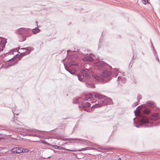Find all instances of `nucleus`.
Returning a JSON list of instances; mask_svg holds the SVG:
<instances>
[{
    "mask_svg": "<svg viewBox=\"0 0 160 160\" xmlns=\"http://www.w3.org/2000/svg\"><path fill=\"white\" fill-rule=\"evenodd\" d=\"M27 135H28L29 136H32L33 135V134H27Z\"/></svg>",
    "mask_w": 160,
    "mask_h": 160,
    "instance_id": "42",
    "label": "nucleus"
},
{
    "mask_svg": "<svg viewBox=\"0 0 160 160\" xmlns=\"http://www.w3.org/2000/svg\"><path fill=\"white\" fill-rule=\"evenodd\" d=\"M85 149H86V150H90V149H95L94 148H91V147H88L87 148H85Z\"/></svg>",
    "mask_w": 160,
    "mask_h": 160,
    "instance_id": "33",
    "label": "nucleus"
},
{
    "mask_svg": "<svg viewBox=\"0 0 160 160\" xmlns=\"http://www.w3.org/2000/svg\"><path fill=\"white\" fill-rule=\"evenodd\" d=\"M142 111L144 114H150L151 110L148 108H145L142 110Z\"/></svg>",
    "mask_w": 160,
    "mask_h": 160,
    "instance_id": "15",
    "label": "nucleus"
},
{
    "mask_svg": "<svg viewBox=\"0 0 160 160\" xmlns=\"http://www.w3.org/2000/svg\"><path fill=\"white\" fill-rule=\"evenodd\" d=\"M95 69L99 71L102 70V72L101 74V76L104 78H102L98 75L93 74L92 77L97 81L101 82H107L112 79L111 75L112 72L108 69H112V67L107 63L103 61H100L94 63Z\"/></svg>",
    "mask_w": 160,
    "mask_h": 160,
    "instance_id": "1",
    "label": "nucleus"
},
{
    "mask_svg": "<svg viewBox=\"0 0 160 160\" xmlns=\"http://www.w3.org/2000/svg\"><path fill=\"white\" fill-rule=\"evenodd\" d=\"M5 130V128L4 127H0V131H1L2 130Z\"/></svg>",
    "mask_w": 160,
    "mask_h": 160,
    "instance_id": "35",
    "label": "nucleus"
},
{
    "mask_svg": "<svg viewBox=\"0 0 160 160\" xmlns=\"http://www.w3.org/2000/svg\"><path fill=\"white\" fill-rule=\"evenodd\" d=\"M150 119L152 120L155 121L160 118V115L158 113H154L150 116ZM160 125V122L157 123L155 126H158Z\"/></svg>",
    "mask_w": 160,
    "mask_h": 160,
    "instance_id": "7",
    "label": "nucleus"
},
{
    "mask_svg": "<svg viewBox=\"0 0 160 160\" xmlns=\"http://www.w3.org/2000/svg\"><path fill=\"white\" fill-rule=\"evenodd\" d=\"M138 102V101H137V102H136L135 103H134V107H136V106H137L139 104H138V102Z\"/></svg>",
    "mask_w": 160,
    "mask_h": 160,
    "instance_id": "38",
    "label": "nucleus"
},
{
    "mask_svg": "<svg viewBox=\"0 0 160 160\" xmlns=\"http://www.w3.org/2000/svg\"><path fill=\"white\" fill-rule=\"evenodd\" d=\"M16 106H15V110L16 109Z\"/></svg>",
    "mask_w": 160,
    "mask_h": 160,
    "instance_id": "52",
    "label": "nucleus"
},
{
    "mask_svg": "<svg viewBox=\"0 0 160 160\" xmlns=\"http://www.w3.org/2000/svg\"><path fill=\"white\" fill-rule=\"evenodd\" d=\"M77 77L78 78V79L80 81H82L83 77V76H82L81 74H79L78 75Z\"/></svg>",
    "mask_w": 160,
    "mask_h": 160,
    "instance_id": "23",
    "label": "nucleus"
},
{
    "mask_svg": "<svg viewBox=\"0 0 160 160\" xmlns=\"http://www.w3.org/2000/svg\"><path fill=\"white\" fill-rule=\"evenodd\" d=\"M11 152L13 153H19L23 152V148H12Z\"/></svg>",
    "mask_w": 160,
    "mask_h": 160,
    "instance_id": "8",
    "label": "nucleus"
},
{
    "mask_svg": "<svg viewBox=\"0 0 160 160\" xmlns=\"http://www.w3.org/2000/svg\"><path fill=\"white\" fill-rule=\"evenodd\" d=\"M12 111H13V113L14 114H16L17 115H18V113H15V112H14V111L13 110H12Z\"/></svg>",
    "mask_w": 160,
    "mask_h": 160,
    "instance_id": "45",
    "label": "nucleus"
},
{
    "mask_svg": "<svg viewBox=\"0 0 160 160\" xmlns=\"http://www.w3.org/2000/svg\"><path fill=\"white\" fill-rule=\"evenodd\" d=\"M40 31V30L38 28V27H36L35 28L33 29L32 30V33L34 34H36L38 33Z\"/></svg>",
    "mask_w": 160,
    "mask_h": 160,
    "instance_id": "16",
    "label": "nucleus"
},
{
    "mask_svg": "<svg viewBox=\"0 0 160 160\" xmlns=\"http://www.w3.org/2000/svg\"><path fill=\"white\" fill-rule=\"evenodd\" d=\"M93 58L87 56L84 58L83 59L84 60L88 61H92L93 60Z\"/></svg>",
    "mask_w": 160,
    "mask_h": 160,
    "instance_id": "18",
    "label": "nucleus"
},
{
    "mask_svg": "<svg viewBox=\"0 0 160 160\" xmlns=\"http://www.w3.org/2000/svg\"><path fill=\"white\" fill-rule=\"evenodd\" d=\"M18 49L17 48H16V49H12V50H11L10 51V53H12L13 52V51H16Z\"/></svg>",
    "mask_w": 160,
    "mask_h": 160,
    "instance_id": "34",
    "label": "nucleus"
},
{
    "mask_svg": "<svg viewBox=\"0 0 160 160\" xmlns=\"http://www.w3.org/2000/svg\"><path fill=\"white\" fill-rule=\"evenodd\" d=\"M53 147L55 148H58V146L57 145H54L53 146Z\"/></svg>",
    "mask_w": 160,
    "mask_h": 160,
    "instance_id": "41",
    "label": "nucleus"
},
{
    "mask_svg": "<svg viewBox=\"0 0 160 160\" xmlns=\"http://www.w3.org/2000/svg\"><path fill=\"white\" fill-rule=\"evenodd\" d=\"M39 136V135H37V134H33V137H38Z\"/></svg>",
    "mask_w": 160,
    "mask_h": 160,
    "instance_id": "40",
    "label": "nucleus"
},
{
    "mask_svg": "<svg viewBox=\"0 0 160 160\" xmlns=\"http://www.w3.org/2000/svg\"><path fill=\"white\" fill-rule=\"evenodd\" d=\"M91 103H93V101H91Z\"/></svg>",
    "mask_w": 160,
    "mask_h": 160,
    "instance_id": "56",
    "label": "nucleus"
},
{
    "mask_svg": "<svg viewBox=\"0 0 160 160\" xmlns=\"http://www.w3.org/2000/svg\"><path fill=\"white\" fill-rule=\"evenodd\" d=\"M7 42V41L6 39H3L1 40L0 42V46H1L3 48H4Z\"/></svg>",
    "mask_w": 160,
    "mask_h": 160,
    "instance_id": "13",
    "label": "nucleus"
},
{
    "mask_svg": "<svg viewBox=\"0 0 160 160\" xmlns=\"http://www.w3.org/2000/svg\"><path fill=\"white\" fill-rule=\"evenodd\" d=\"M72 154L74 156H75L76 157L77 156V154L76 153H73Z\"/></svg>",
    "mask_w": 160,
    "mask_h": 160,
    "instance_id": "44",
    "label": "nucleus"
},
{
    "mask_svg": "<svg viewBox=\"0 0 160 160\" xmlns=\"http://www.w3.org/2000/svg\"><path fill=\"white\" fill-rule=\"evenodd\" d=\"M13 122L15 124H16L18 126H20L21 125L20 123H19L17 122H18V120L17 119V118L16 119V120H14Z\"/></svg>",
    "mask_w": 160,
    "mask_h": 160,
    "instance_id": "27",
    "label": "nucleus"
},
{
    "mask_svg": "<svg viewBox=\"0 0 160 160\" xmlns=\"http://www.w3.org/2000/svg\"><path fill=\"white\" fill-rule=\"evenodd\" d=\"M87 86L90 88H95V85L94 84H91L89 83H87Z\"/></svg>",
    "mask_w": 160,
    "mask_h": 160,
    "instance_id": "25",
    "label": "nucleus"
},
{
    "mask_svg": "<svg viewBox=\"0 0 160 160\" xmlns=\"http://www.w3.org/2000/svg\"><path fill=\"white\" fill-rule=\"evenodd\" d=\"M50 157H50H50H48L47 158H50Z\"/></svg>",
    "mask_w": 160,
    "mask_h": 160,
    "instance_id": "53",
    "label": "nucleus"
},
{
    "mask_svg": "<svg viewBox=\"0 0 160 160\" xmlns=\"http://www.w3.org/2000/svg\"><path fill=\"white\" fill-rule=\"evenodd\" d=\"M58 149L59 150H63L67 151H70L72 152H76L77 151V150H72L67 149L66 148H64L62 147H58Z\"/></svg>",
    "mask_w": 160,
    "mask_h": 160,
    "instance_id": "17",
    "label": "nucleus"
},
{
    "mask_svg": "<svg viewBox=\"0 0 160 160\" xmlns=\"http://www.w3.org/2000/svg\"><path fill=\"white\" fill-rule=\"evenodd\" d=\"M143 105H140V106H138L137 108L134 111V113H135V116H136V113L137 112H138V111H139L140 110H137V112L136 111H137V109H138V108H140L141 109H142L143 108Z\"/></svg>",
    "mask_w": 160,
    "mask_h": 160,
    "instance_id": "24",
    "label": "nucleus"
},
{
    "mask_svg": "<svg viewBox=\"0 0 160 160\" xmlns=\"http://www.w3.org/2000/svg\"><path fill=\"white\" fill-rule=\"evenodd\" d=\"M21 50H25L24 52L26 53V55L29 54L31 51V48L30 47H28L27 48H22L20 49Z\"/></svg>",
    "mask_w": 160,
    "mask_h": 160,
    "instance_id": "11",
    "label": "nucleus"
},
{
    "mask_svg": "<svg viewBox=\"0 0 160 160\" xmlns=\"http://www.w3.org/2000/svg\"><path fill=\"white\" fill-rule=\"evenodd\" d=\"M29 151V150L28 149L23 148V152H22L26 153L28 152Z\"/></svg>",
    "mask_w": 160,
    "mask_h": 160,
    "instance_id": "30",
    "label": "nucleus"
},
{
    "mask_svg": "<svg viewBox=\"0 0 160 160\" xmlns=\"http://www.w3.org/2000/svg\"><path fill=\"white\" fill-rule=\"evenodd\" d=\"M77 140L79 141H81V142H85V141L84 140H83L81 139H78V138H74V139H69V138H63L62 140L64 141H66L68 140Z\"/></svg>",
    "mask_w": 160,
    "mask_h": 160,
    "instance_id": "14",
    "label": "nucleus"
},
{
    "mask_svg": "<svg viewBox=\"0 0 160 160\" xmlns=\"http://www.w3.org/2000/svg\"><path fill=\"white\" fill-rule=\"evenodd\" d=\"M135 118H135L133 119L134 125L138 128H139L140 127L146 128L152 127L153 126H154V125L149 122L148 118L145 116L142 115H141L140 116L139 120L142 124V125L141 126L138 124V123H136L135 120Z\"/></svg>",
    "mask_w": 160,
    "mask_h": 160,
    "instance_id": "3",
    "label": "nucleus"
},
{
    "mask_svg": "<svg viewBox=\"0 0 160 160\" xmlns=\"http://www.w3.org/2000/svg\"><path fill=\"white\" fill-rule=\"evenodd\" d=\"M15 63V62L12 63L11 64V65H13Z\"/></svg>",
    "mask_w": 160,
    "mask_h": 160,
    "instance_id": "51",
    "label": "nucleus"
},
{
    "mask_svg": "<svg viewBox=\"0 0 160 160\" xmlns=\"http://www.w3.org/2000/svg\"><path fill=\"white\" fill-rule=\"evenodd\" d=\"M3 49H1V48H0V52L1 51H3Z\"/></svg>",
    "mask_w": 160,
    "mask_h": 160,
    "instance_id": "47",
    "label": "nucleus"
},
{
    "mask_svg": "<svg viewBox=\"0 0 160 160\" xmlns=\"http://www.w3.org/2000/svg\"><path fill=\"white\" fill-rule=\"evenodd\" d=\"M97 148H98L102 149V148L100 147V146L98 145L97 146Z\"/></svg>",
    "mask_w": 160,
    "mask_h": 160,
    "instance_id": "46",
    "label": "nucleus"
},
{
    "mask_svg": "<svg viewBox=\"0 0 160 160\" xmlns=\"http://www.w3.org/2000/svg\"><path fill=\"white\" fill-rule=\"evenodd\" d=\"M82 103L79 105L80 108H84L90 107V103L87 102H82Z\"/></svg>",
    "mask_w": 160,
    "mask_h": 160,
    "instance_id": "9",
    "label": "nucleus"
},
{
    "mask_svg": "<svg viewBox=\"0 0 160 160\" xmlns=\"http://www.w3.org/2000/svg\"><path fill=\"white\" fill-rule=\"evenodd\" d=\"M29 132H36V133H39L40 132H46L45 131H39V130H36L35 129L29 130Z\"/></svg>",
    "mask_w": 160,
    "mask_h": 160,
    "instance_id": "20",
    "label": "nucleus"
},
{
    "mask_svg": "<svg viewBox=\"0 0 160 160\" xmlns=\"http://www.w3.org/2000/svg\"><path fill=\"white\" fill-rule=\"evenodd\" d=\"M136 56H135L134 55H133L132 58V61H131V62H130V64H129V68L130 67V68H131L132 67V64L134 62V61H132V60L135 59L136 58Z\"/></svg>",
    "mask_w": 160,
    "mask_h": 160,
    "instance_id": "22",
    "label": "nucleus"
},
{
    "mask_svg": "<svg viewBox=\"0 0 160 160\" xmlns=\"http://www.w3.org/2000/svg\"><path fill=\"white\" fill-rule=\"evenodd\" d=\"M118 73V70L117 69H116L115 70V74H116V77L117 76H118V74H117V73Z\"/></svg>",
    "mask_w": 160,
    "mask_h": 160,
    "instance_id": "36",
    "label": "nucleus"
},
{
    "mask_svg": "<svg viewBox=\"0 0 160 160\" xmlns=\"http://www.w3.org/2000/svg\"><path fill=\"white\" fill-rule=\"evenodd\" d=\"M94 97L97 98L98 99H100V101L99 103L95 104L94 106H92V108L94 107L99 108L108 104L112 105L113 104L112 100L110 98L105 96H103L100 94L95 93L93 95Z\"/></svg>",
    "mask_w": 160,
    "mask_h": 160,
    "instance_id": "2",
    "label": "nucleus"
},
{
    "mask_svg": "<svg viewBox=\"0 0 160 160\" xmlns=\"http://www.w3.org/2000/svg\"><path fill=\"white\" fill-rule=\"evenodd\" d=\"M26 55V53H24V52H22V53H21L20 54V55H19L18 54H17L16 55H15L14 56V57L13 58H12V59H17V58H18V59H20L21 57H23V56H25Z\"/></svg>",
    "mask_w": 160,
    "mask_h": 160,
    "instance_id": "12",
    "label": "nucleus"
},
{
    "mask_svg": "<svg viewBox=\"0 0 160 160\" xmlns=\"http://www.w3.org/2000/svg\"><path fill=\"white\" fill-rule=\"evenodd\" d=\"M77 150V151H85V150H86V149H85V148H82L81 149H79L78 150Z\"/></svg>",
    "mask_w": 160,
    "mask_h": 160,
    "instance_id": "32",
    "label": "nucleus"
},
{
    "mask_svg": "<svg viewBox=\"0 0 160 160\" xmlns=\"http://www.w3.org/2000/svg\"><path fill=\"white\" fill-rule=\"evenodd\" d=\"M43 143H44L46 145H49V143L47 142L45 140H42L41 141Z\"/></svg>",
    "mask_w": 160,
    "mask_h": 160,
    "instance_id": "31",
    "label": "nucleus"
},
{
    "mask_svg": "<svg viewBox=\"0 0 160 160\" xmlns=\"http://www.w3.org/2000/svg\"><path fill=\"white\" fill-rule=\"evenodd\" d=\"M145 105L147 106H150L152 105H154V102H153L152 101H149L146 103Z\"/></svg>",
    "mask_w": 160,
    "mask_h": 160,
    "instance_id": "19",
    "label": "nucleus"
},
{
    "mask_svg": "<svg viewBox=\"0 0 160 160\" xmlns=\"http://www.w3.org/2000/svg\"><path fill=\"white\" fill-rule=\"evenodd\" d=\"M118 79L119 81L121 80L122 83H124L125 82V79L124 77L122 78L121 77L119 76L118 77Z\"/></svg>",
    "mask_w": 160,
    "mask_h": 160,
    "instance_id": "21",
    "label": "nucleus"
},
{
    "mask_svg": "<svg viewBox=\"0 0 160 160\" xmlns=\"http://www.w3.org/2000/svg\"><path fill=\"white\" fill-rule=\"evenodd\" d=\"M143 0L145 3H147L148 2V0Z\"/></svg>",
    "mask_w": 160,
    "mask_h": 160,
    "instance_id": "43",
    "label": "nucleus"
},
{
    "mask_svg": "<svg viewBox=\"0 0 160 160\" xmlns=\"http://www.w3.org/2000/svg\"><path fill=\"white\" fill-rule=\"evenodd\" d=\"M82 74L83 75V77H85L87 79H89L90 78V76L89 73L85 70H82Z\"/></svg>",
    "mask_w": 160,
    "mask_h": 160,
    "instance_id": "10",
    "label": "nucleus"
},
{
    "mask_svg": "<svg viewBox=\"0 0 160 160\" xmlns=\"http://www.w3.org/2000/svg\"><path fill=\"white\" fill-rule=\"evenodd\" d=\"M64 65L65 70L71 74L73 75L74 74L75 71H73L72 69H68V68H70L72 66H78V64L74 61H72L71 62H68L67 63L66 65L64 63Z\"/></svg>",
    "mask_w": 160,
    "mask_h": 160,
    "instance_id": "5",
    "label": "nucleus"
},
{
    "mask_svg": "<svg viewBox=\"0 0 160 160\" xmlns=\"http://www.w3.org/2000/svg\"><path fill=\"white\" fill-rule=\"evenodd\" d=\"M36 23H38V22H37V21H36Z\"/></svg>",
    "mask_w": 160,
    "mask_h": 160,
    "instance_id": "57",
    "label": "nucleus"
},
{
    "mask_svg": "<svg viewBox=\"0 0 160 160\" xmlns=\"http://www.w3.org/2000/svg\"><path fill=\"white\" fill-rule=\"evenodd\" d=\"M3 139V138H1V137H0V140H1V139Z\"/></svg>",
    "mask_w": 160,
    "mask_h": 160,
    "instance_id": "50",
    "label": "nucleus"
},
{
    "mask_svg": "<svg viewBox=\"0 0 160 160\" xmlns=\"http://www.w3.org/2000/svg\"><path fill=\"white\" fill-rule=\"evenodd\" d=\"M101 38H100V39H99V41H100H100H101Z\"/></svg>",
    "mask_w": 160,
    "mask_h": 160,
    "instance_id": "55",
    "label": "nucleus"
},
{
    "mask_svg": "<svg viewBox=\"0 0 160 160\" xmlns=\"http://www.w3.org/2000/svg\"><path fill=\"white\" fill-rule=\"evenodd\" d=\"M142 99V96L140 95H138V96L137 99L138 102H139L140 99Z\"/></svg>",
    "mask_w": 160,
    "mask_h": 160,
    "instance_id": "29",
    "label": "nucleus"
},
{
    "mask_svg": "<svg viewBox=\"0 0 160 160\" xmlns=\"http://www.w3.org/2000/svg\"><path fill=\"white\" fill-rule=\"evenodd\" d=\"M93 98V95L91 93L88 95L85 94L82 97H79L77 98L74 99L73 103H74L79 102L81 99L84 100H88V99Z\"/></svg>",
    "mask_w": 160,
    "mask_h": 160,
    "instance_id": "6",
    "label": "nucleus"
},
{
    "mask_svg": "<svg viewBox=\"0 0 160 160\" xmlns=\"http://www.w3.org/2000/svg\"><path fill=\"white\" fill-rule=\"evenodd\" d=\"M154 54L156 60L158 62H159V58L158 57V56L157 55L156 53L155 52H154Z\"/></svg>",
    "mask_w": 160,
    "mask_h": 160,
    "instance_id": "28",
    "label": "nucleus"
},
{
    "mask_svg": "<svg viewBox=\"0 0 160 160\" xmlns=\"http://www.w3.org/2000/svg\"><path fill=\"white\" fill-rule=\"evenodd\" d=\"M61 126H60L59 127H64L66 126V124L64 123V124H61Z\"/></svg>",
    "mask_w": 160,
    "mask_h": 160,
    "instance_id": "37",
    "label": "nucleus"
},
{
    "mask_svg": "<svg viewBox=\"0 0 160 160\" xmlns=\"http://www.w3.org/2000/svg\"><path fill=\"white\" fill-rule=\"evenodd\" d=\"M67 119V118H64V119Z\"/></svg>",
    "mask_w": 160,
    "mask_h": 160,
    "instance_id": "58",
    "label": "nucleus"
},
{
    "mask_svg": "<svg viewBox=\"0 0 160 160\" xmlns=\"http://www.w3.org/2000/svg\"><path fill=\"white\" fill-rule=\"evenodd\" d=\"M42 136H38V137H39L40 138H42Z\"/></svg>",
    "mask_w": 160,
    "mask_h": 160,
    "instance_id": "48",
    "label": "nucleus"
},
{
    "mask_svg": "<svg viewBox=\"0 0 160 160\" xmlns=\"http://www.w3.org/2000/svg\"><path fill=\"white\" fill-rule=\"evenodd\" d=\"M114 149L112 148H105L104 149V150H111V149Z\"/></svg>",
    "mask_w": 160,
    "mask_h": 160,
    "instance_id": "39",
    "label": "nucleus"
},
{
    "mask_svg": "<svg viewBox=\"0 0 160 160\" xmlns=\"http://www.w3.org/2000/svg\"><path fill=\"white\" fill-rule=\"evenodd\" d=\"M53 150V151L54 152H56V151H55L53 150Z\"/></svg>",
    "mask_w": 160,
    "mask_h": 160,
    "instance_id": "54",
    "label": "nucleus"
},
{
    "mask_svg": "<svg viewBox=\"0 0 160 160\" xmlns=\"http://www.w3.org/2000/svg\"><path fill=\"white\" fill-rule=\"evenodd\" d=\"M17 33L18 34L22 35V39L20 42L25 41L27 37L31 36L32 33L29 28H20L16 30Z\"/></svg>",
    "mask_w": 160,
    "mask_h": 160,
    "instance_id": "4",
    "label": "nucleus"
},
{
    "mask_svg": "<svg viewBox=\"0 0 160 160\" xmlns=\"http://www.w3.org/2000/svg\"><path fill=\"white\" fill-rule=\"evenodd\" d=\"M71 52L70 50H68L67 51V54L69 56L70 55L71 56V57L73 54V52H71L70 53H69V52Z\"/></svg>",
    "mask_w": 160,
    "mask_h": 160,
    "instance_id": "26",
    "label": "nucleus"
},
{
    "mask_svg": "<svg viewBox=\"0 0 160 160\" xmlns=\"http://www.w3.org/2000/svg\"><path fill=\"white\" fill-rule=\"evenodd\" d=\"M133 82H134V83H136V81L135 80H134L133 81Z\"/></svg>",
    "mask_w": 160,
    "mask_h": 160,
    "instance_id": "49",
    "label": "nucleus"
}]
</instances>
